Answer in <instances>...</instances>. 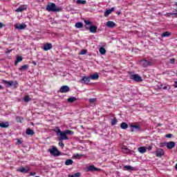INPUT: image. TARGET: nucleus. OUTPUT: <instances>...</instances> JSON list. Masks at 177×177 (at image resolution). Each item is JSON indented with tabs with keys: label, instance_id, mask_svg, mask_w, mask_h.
I'll use <instances>...</instances> for the list:
<instances>
[{
	"label": "nucleus",
	"instance_id": "obj_43",
	"mask_svg": "<svg viewBox=\"0 0 177 177\" xmlns=\"http://www.w3.org/2000/svg\"><path fill=\"white\" fill-rule=\"evenodd\" d=\"M81 157H82V155H80V154H78V153H77V154L75 156V158H78V159H80V158H81Z\"/></svg>",
	"mask_w": 177,
	"mask_h": 177
},
{
	"label": "nucleus",
	"instance_id": "obj_59",
	"mask_svg": "<svg viewBox=\"0 0 177 177\" xmlns=\"http://www.w3.org/2000/svg\"><path fill=\"white\" fill-rule=\"evenodd\" d=\"M175 169H176V171H177V164H176V166H175Z\"/></svg>",
	"mask_w": 177,
	"mask_h": 177
},
{
	"label": "nucleus",
	"instance_id": "obj_33",
	"mask_svg": "<svg viewBox=\"0 0 177 177\" xmlns=\"http://www.w3.org/2000/svg\"><path fill=\"white\" fill-rule=\"evenodd\" d=\"M24 102H26V103H28V102H30V95H26L24 97Z\"/></svg>",
	"mask_w": 177,
	"mask_h": 177
},
{
	"label": "nucleus",
	"instance_id": "obj_47",
	"mask_svg": "<svg viewBox=\"0 0 177 177\" xmlns=\"http://www.w3.org/2000/svg\"><path fill=\"white\" fill-rule=\"evenodd\" d=\"M165 137L166 138H172V134H167L166 136H165Z\"/></svg>",
	"mask_w": 177,
	"mask_h": 177
},
{
	"label": "nucleus",
	"instance_id": "obj_15",
	"mask_svg": "<svg viewBox=\"0 0 177 177\" xmlns=\"http://www.w3.org/2000/svg\"><path fill=\"white\" fill-rule=\"evenodd\" d=\"M26 135H28L30 136H32L35 135V132L34 131V130H32L30 128H28L26 129Z\"/></svg>",
	"mask_w": 177,
	"mask_h": 177
},
{
	"label": "nucleus",
	"instance_id": "obj_20",
	"mask_svg": "<svg viewBox=\"0 0 177 177\" xmlns=\"http://www.w3.org/2000/svg\"><path fill=\"white\" fill-rule=\"evenodd\" d=\"M90 78H91V80H98L99 79V74L95 73V74L91 75H90Z\"/></svg>",
	"mask_w": 177,
	"mask_h": 177
},
{
	"label": "nucleus",
	"instance_id": "obj_42",
	"mask_svg": "<svg viewBox=\"0 0 177 177\" xmlns=\"http://www.w3.org/2000/svg\"><path fill=\"white\" fill-rule=\"evenodd\" d=\"M60 89H70V87L68 86H62Z\"/></svg>",
	"mask_w": 177,
	"mask_h": 177
},
{
	"label": "nucleus",
	"instance_id": "obj_5",
	"mask_svg": "<svg viewBox=\"0 0 177 177\" xmlns=\"http://www.w3.org/2000/svg\"><path fill=\"white\" fill-rule=\"evenodd\" d=\"M140 64L142 66V67L146 68V67H149V66H153V62L149 60L142 59L140 61Z\"/></svg>",
	"mask_w": 177,
	"mask_h": 177
},
{
	"label": "nucleus",
	"instance_id": "obj_54",
	"mask_svg": "<svg viewBox=\"0 0 177 177\" xmlns=\"http://www.w3.org/2000/svg\"><path fill=\"white\" fill-rule=\"evenodd\" d=\"M35 175V172H31L30 176H34Z\"/></svg>",
	"mask_w": 177,
	"mask_h": 177
},
{
	"label": "nucleus",
	"instance_id": "obj_29",
	"mask_svg": "<svg viewBox=\"0 0 177 177\" xmlns=\"http://www.w3.org/2000/svg\"><path fill=\"white\" fill-rule=\"evenodd\" d=\"M19 172H22L24 174H27V172H28V169L24 168V167H21L20 169H19Z\"/></svg>",
	"mask_w": 177,
	"mask_h": 177
},
{
	"label": "nucleus",
	"instance_id": "obj_48",
	"mask_svg": "<svg viewBox=\"0 0 177 177\" xmlns=\"http://www.w3.org/2000/svg\"><path fill=\"white\" fill-rule=\"evenodd\" d=\"M21 143H23V142H21V140H17V144L18 145H21Z\"/></svg>",
	"mask_w": 177,
	"mask_h": 177
},
{
	"label": "nucleus",
	"instance_id": "obj_46",
	"mask_svg": "<svg viewBox=\"0 0 177 177\" xmlns=\"http://www.w3.org/2000/svg\"><path fill=\"white\" fill-rule=\"evenodd\" d=\"M109 10H110V12L111 13L112 12H114V10H115V8L112 7L111 9H109Z\"/></svg>",
	"mask_w": 177,
	"mask_h": 177
},
{
	"label": "nucleus",
	"instance_id": "obj_26",
	"mask_svg": "<svg viewBox=\"0 0 177 177\" xmlns=\"http://www.w3.org/2000/svg\"><path fill=\"white\" fill-rule=\"evenodd\" d=\"M22 61H23V57L21 56H18L15 61V66H17V64L20 63V62H22Z\"/></svg>",
	"mask_w": 177,
	"mask_h": 177
},
{
	"label": "nucleus",
	"instance_id": "obj_6",
	"mask_svg": "<svg viewBox=\"0 0 177 177\" xmlns=\"http://www.w3.org/2000/svg\"><path fill=\"white\" fill-rule=\"evenodd\" d=\"M130 78L133 80V81H136V82H142V81H143V80L142 79V77H140L139 75L138 74H134V75H131L130 76Z\"/></svg>",
	"mask_w": 177,
	"mask_h": 177
},
{
	"label": "nucleus",
	"instance_id": "obj_39",
	"mask_svg": "<svg viewBox=\"0 0 177 177\" xmlns=\"http://www.w3.org/2000/svg\"><path fill=\"white\" fill-rule=\"evenodd\" d=\"M84 23H85V24H86V26L92 25V22H91L90 21H88V20H84Z\"/></svg>",
	"mask_w": 177,
	"mask_h": 177
},
{
	"label": "nucleus",
	"instance_id": "obj_21",
	"mask_svg": "<svg viewBox=\"0 0 177 177\" xmlns=\"http://www.w3.org/2000/svg\"><path fill=\"white\" fill-rule=\"evenodd\" d=\"M1 128H8L9 127V122H0Z\"/></svg>",
	"mask_w": 177,
	"mask_h": 177
},
{
	"label": "nucleus",
	"instance_id": "obj_52",
	"mask_svg": "<svg viewBox=\"0 0 177 177\" xmlns=\"http://www.w3.org/2000/svg\"><path fill=\"white\" fill-rule=\"evenodd\" d=\"M10 52H12V50H8V51H6V54L10 53Z\"/></svg>",
	"mask_w": 177,
	"mask_h": 177
},
{
	"label": "nucleus",
	"instance_id": "obj_37",
	"mask_svg": "<svg viewBox=\"0 0 177 177\" xmlns=\"http://www.w3.org/2000/svg\"><path fill=\"white\" fill-rule=\"evenodd\" d=\"M115 124H117V118H114L111 120V125H115Z\"/></svg>",
	"mask_w": 177,
	"mask_h": 177
},
{
	"label": "nucleus",
	"instance_id": "obj_28",
	"mask_svg": "<svg viewBox=\"0 0 177 177\" xmlns=\"http://www.w3.org/2000/svg\"><path fill=\"white\" fill-rule=\"evenodd\" d=\"M124 168H125V169H127V171H133V169H134L133 167H132L131 165H125L124 167Z\"/></svg>",
	"mask_w": 177,
	"mask_h": 177
},
{
	"label": "nucleus",
	"instance_id": "obj_4",
	"mask_svg": "<svg viewBox=\"0 0 177 177\" xmlns=\"http://www.w3.org/2000/svg\"><path fill=\"white\" fill-rule=\"evenodd\" d=\"M49 153H50L51 156H54V157H57L60 156V151L57 149L56 147H53L52 149H48Z\"/></svg>",
	"mask_w": 177,
	"mask_h": 177
},
{
	"label": "nucleus",
	"instance_id": "obj_51",
	"mask_svg": "<svg viewBox=\"0 0 177 177\" xmlns=\"http://www.w3.org/2000/svg\"><path fill=\"white\" fill-rule=\"evenodd\" d=\"M2 27H3V24H2V22H0V28H2Z\"/></svg>",
	"mask_w": 177,
	"mask_h": 177
},
{
	"label": "nucleus",
	"instance_id": "obj_13",
	"mask_svg": "<svg viewBox=\"0 0 177 177\" xmlns=\"http://www.w3.org/2000/svg\"><path fill=\"white\" fill-rule=\"evenodd\" d=\"M24 10H27V6H21L17 9L15 10L17 12H24Z\"/></svg>",
	"mask_w": 177,
	"mask_h": 177
},
{
	"label": "nucleus",
	"instance_id": "obj_41",
	"mask_svg": "<svg viewBox=\"0 0 177 177\" xmlns=\"http://www.w3.org/2000/svg\"><path fill=\"white\" fill-rule=\"evenodd\" d=\"M169 63H171V64H174L175 63V58H171L169 59Z\"/></svg>",
	"mask_w": 177,
	"mask_h": 177
},
{
	"label": "nucleus",
	"instance_id": "obj_57",
	"mask_svg": "<svg viewBox=\"0 0 177 177\" xmlns=\"http://www.w3.org/2000/svg\"><path fill=\"white\" fill-rule=\"evenodd\" d=\"M174 16H176L177 15V10H176V12H174Z\"/></svg>",
	"mask_w": 177,
	"mask_h": 177
},
{
	"label": "nucleus",
	"instance_id": "obj_34",
	"mask_svg": "<svg viewBox=\"0 0 177 177\" xmlns=\"http://www.w3.org/2000/svg\"><path fill=\"white\" fill-rule=\"evenodd\" d=\"M77 3H79L80 5H85V3H86V1H84V0H77Z\"/></svg>",
	"mask_w": 177,
	"mask_h": 177
},
{
	"label": "nucleus",
	"instance_id": "obj_9",
	"mask_svg": "<svg viewBox=\"0 0 177 177\" xmlns=\"http://www.w3.org/2000/svg\"><path fill=\"white\" fill-rule=\"evenodd\" d=\"M176 145V144L174 141H170V142H166V147H167V149H169V150H171V149H174V147H175Z\"/></svg>",
	"mask_w": 177,
	"mask_h": 177
},
{
	"label": "nucleus",
	"instance_id": "obj_27",
	"mask_svg": "<svg viewBox=\"0 0 177 177\" xmlns=\"http://www.w3.org/2000/svg\"><path fill=\"white\" fill-rule=\"evenodd\" d=\"M73 163H74V161H73V160L68 159L65 162V165H73Z\"/></svg>",
	"mask_w": 177,
	"mask_h": 177
},
{
	"label": "nucleus",
	"instance_id": "obj_31",
	"mask_svg": "<svg viewBox=\"0 0 177 177\" xmlns=\"http://www.w3.org/2000/svg\"><path fill=\"white\" fill-rule=\"evenodd\" d=\"M66 135H74V131H71V130H66L64 131Z\"/></svg>",
	"mask_w": 177,
	"mask_h": 177
},
{
	"label": "nucleus",
	"instance_id": "obj_30",
	"mask_svg": "<svg viewBox=\"0 0 177 177\" xmlns=\"http://www.w3.org/2000/svg\"><path fill=\"white\" fill-rule=\"evenodd\" d=\"M100 53L101 55H106V48L103 47L100 48Z\"/></svg>",
	"mask_w": 177,
	"mask_h": 177
},
{
	"label": "nucleus",
	"instance_id": "obj_25",
	"mask_svg": "<svg viewBox=\"0 0 177 177\" xmlns=\"http://www.w3.org/2000/svg\"><path fill=\"white\" fill-rule=\"evenodd\" d=\"M67 100L68 103H74L77 100V98L75 97H70Z\"/></svg>",
	"mask_w": 177,
	"mask_h": 177
},
{
	"label": "nucleus",
	"instance_id": "obj_50",
	"mask_svg": "<svg viewBox=\"0 0 177 177\" xmlns=\"http://www.w3.org/2000/svg\"><path fill=\"white\" fill-rule=\"evenodd\" d=\"M151 149H153V147L151 146H149L148 148H147L149 151H150V150H151Z\"/></svg>",
	"mask_w": 177,
	"mask_h": 177
},
{
	"label": "nucleus",
	"instance_id": "obj_7",
	"mask_svg": "<svg viewBox=\"0 0 177 177\" xmlns=\"http://www.w3.org/2000/svg\"><path fill=\"white\" fill-rule=\"evenodd\" d=\"M87 172H95L97 171H100V169L95 167L94 165H90L86 167Z\"/></svg>",
	"mask_w": 177,
	"mask_h": 177
},
{
	"label": "nucleus",
	"instance_id": "obj_17",
	"mask_svg": "<svg viewBox=\"0 0 177 177\" xmlns=\"http://www.w3.org/2000/svg\"><path fill=\"white\" fill-rule=\"evenodd\" d=\"M131 128V132H135V129H137V131H140V126L139 125H131L130 126Z\"/></svg>",
	"mask_w": 177,
	"mask_h": 177
},
{
	"label": "nucleus",
	"instance_id": "obj_8",
	"mask_svg": "<svg viewBox=\"0 0 177 177\" xmlns=\"http://www.w3.org/2000/svg\"><path fill=\"white\" fill-rule=\"evenodd\" d=\"M91 81V77H83L81 80H80V82L81 84H85L86 85L89 84Z\"/></svg>",
	"mask_w": 177,
	"mask_h": 177
},
{
	"label": "nucleus",
	"instance_id": "obj_45",
	"mask_svg": "<svg viewBox=\"0 0 177 177\" xmlns=\"http://www.w3.org/2000/svg\"><path fill=\"white\" fill-rule=\"evenodd\" d=\"M74 176L75 177H80V176H81V173H80V172L76 173V174H75Z\"/></svg>",
	"mask_w": 177,
	"mask_h": 177
},
{
	"label": "nucleus",
	"instance_id": "obj_56",
	"mask_svg": "<svg viewBox=\"0 0 177 177\" xmlns=\"http://www.w3.org/2000/svg\"><path fill=\"white\" fill-rule=\"evenodd\" d=\"M174 15V13L171 12V13H168V16H172Z\"/></svg>",
	"mask_w": 177,
	"mask_h": 177
},
{
	"label": "nucleus",
	"instance_id": "obj_2",
	"mask_svg": "<svg viewBox=\"0 0 177 177\" xmlns=\"http://www.w3.org/2000/svg\"><path fill=\"white\" fill-rule=\"evenodd\" d=\"M46 10L48 12H60L62 11V8H57L55 3H50L46 7Z\"/></svg>",
	"mask_w": 177,
	"mask_h": 177
},
{
	"label": "nucleus",
	"instance_id": "obj_23",
	"mask_svg": "<svg viewBox=\"0 0 177 177\" xmlns=\"http://www.w3.org/2000/svg\"><path fill=\"white\" fill-rule=\"evenodd\" d=\"M146 147H140L138 148V151L139 153H141L143 154V153H146Z\"/></svg>",
	"mask_w": 177,
	"mask_h": 177
},
{
	"label": "nucleus",
	"instance_id": "obj_11",
	"mask_svg": "<svg viewBox=\"0 0 177 177\" xmlns=\"http://www.w3.org/2000/svg\"><path fill=\"white\" fill-rule=\"evenodd\" d=\"M53 48V46H52V44L50 43H46V44L44 45L43 49L45 51L50 50Z\"/></svg>",
	"mask_w": 177,
	"mask_h": 177
},
{
	"label": "nucleus",
	"instance_id": "obj_60",
	"mask_svg": "<svg viewBox=\"0 0 177 177\" xmlns=\"http://www.w3.org/2000/svg\"><path fill=\"white\" fill-rule=\"evenodd\" d=\"M0 89H2V85H0Z\"/></svg>",
	"mask_w": 177,
	"mask_h": 177
},
{
	"label": "nucleus",
	"instance_id": "obj_10",
	"mask_svg": "<svg viewBox=\"0 0 177 177\" xmlns=\"http://www.w3.org/2000/svg\"><path fill=\"white\" fill-rule=\"evenodd\" d=\"M86 30H89L90 32L95 34L96 31H97V26H91L89 28L86 27Z\"/></svg>",
	"mask_w": 177,
	"mask_h": 177
},
{
	"label": "nucleus",
	"instance_id": "obj_32",
	"mask_svg": "<svg viewBox=\"0 0 177 177\" xmlns=\"http://www.w3.org/2000/svg\"><path fill=\"white\" fill-rule=\"evenodd\" d=\"M70 91L69 89H59L58 91V93L59 92L60 93H67Z\"/></svg>",
	"mask_w": 177,
	"mask_h": 177
},
{
	"label": "nucleus",
	"instance_id": "obj_12",
	"mask_svg": "<svg viewBox=\"0 0 177 177\" xmlns=\"http://www.w3.org/2000/svg\"><path fill=\"white\" fill-rule=\"evenodd\" d=\"M26 27H27L26 24H17L15 25V28H17V30H24Z\"/></svg>",
	"mask_w": 177,
	"mask_h": 177
},
{
	"label": "nucleus",
	"instance_id": "obj_35",
	"mask_svg": "<svg viewBox=\"0 0 177 177\" xmlns=\"http://www.w3.org/2000/svg\"><path fill=\"white\" fill-rule=\"evenodd\" d=\"M88 102L91 104H93V103H96V98H90Z\"/></svg>",
	"mask_w": 177,
	"mask_h": 177
},
{
	"label": "nucleus",
	"instance_id": "obj_24",
	"mask_svg": "<svg viewBox=\"0 0 177 177\" xmlns=\"http://www.w3.org/2000/svg\"><path fill=\"white\" fill-rule=\"evenodd\" d=\"M27 68H28V65L25 64V65L21 66L19 68V71H26V70H27Z\"/></svg>",
	"mask_w": 177,
	"mask_h": 177
},
{
	"label": "nucleus",
	"instance_id": "obj_22",
	"mask_svg": "<svg viewBox=\"0 0 177 177\" xmlns=\"http://www.w3.org/2000/svg\"><path fill=\"white\" fill-rule=\"evenodd\" d=\"M121 129H127L128 128V124L127 122H122L120 124Z\"/></svg>",
	"mask_w": 177,
	"mask_h": 177
},
{
	"label": "nucleus",
	"instance_id": "obj_19",
	"mask_svg": "<svg viewBox=\"0 0 177 177\" xmlns=\"http://www.w3.org/2000/svg\"><path fill=\"white\" fill-rule=\"evenodd\" d=\"M75 27L76 28H82V27H84V24H82V22H77L75 24Z\"/></svg>",
	"mask_w": 177,
	"mask_h": 177
},
{
	"label": "nucleus",
	"instance_id": "obj_16",
	"mask_svg": "<svg viewBox=\"0 0 177 177\" xmlns=\"http://www.w3.org/2000/svg\"><path fill=\"white\" fill-rule=\"evenodd\" d=\"M156 157H162V156H164V149H160L158 151H156Z\"/></svg>",
	"mask_w": 177,
	"mask_h": 177
},
{
	"label": "nucleus",
	"instance_id": "obj_14",
	"mask_svg": "<svg viewBox=\"0 0 177 177\" xmlns=\"http://www.w3.org/2000/svg\"><path fill=\"white\" fill-rule=\"evenodd\" d=\"M106 26L109 28H114L117 24H115V23L113 22L112 21H109L106 22Z\"/></svg>",
	"mask_w": 177,
	"mask_h": 177
},
{
	"label": "nucleus",
	"instance_id": "obj_18",
	"mask_svg": "<svg viewBox=\"0 0 177 177\" xmlns=\"http://www.w3.org/2000/svg\"><path fill=\"white\" fill-rule=\"evenodd\" d=\"M171 32H169V31H166V32H164L162 35H161V37L162 38H165L167 37H169L171 35Z\"/></svg>",
	"mask_w": 177,
	"mask_h": 177
},
{
	"label": "nucleus",
	"instance_id": "obj_40",
	"mask_svg": "<svg viewBox=\"0 0 177 177\" xmlns=\"http://www.w3.org/2000/svg\"><path fill=\"white\" fill-rule=\"evenodd\" d=\"M86 50H82L80 53V55H86Z\"/></svg>",
	"mask_w": 177,
	"mask_h": 177
},
{
	"label": "nucleus",
	"instance_id": "obj_49",
	"mask_svg": "<svg viewBox=\"0 0 177 177\" xmlns=\"http://www.w3.org/2000/svg\"><path fill=\"white\" fill-rule=\"evenodd\" d=\"M158 89H167V86L158 87Z\"/></svg>",
	"mask_w": 177,
	"mask_h": 177
},
{
	"label": "nucleus",
	"instance_id": "obj_58",
	"mask_svg": "<svg viewBox=\"0 0 177 177\" xmlns=\"http://www.w3.org/2000/svg\"><path fill=\"white\" fill-rule=\"evenodd\" d=\"M68 177H75V176L74 175H71V176L69 175Z\"/></svg>",
	"mask_w": 177,
	"mask_h": 177
},
{
	"label": "nucleus",
	"instance_id": "obj_53",
	"mask_svg": "<svg viewBox=\"0 0 177 177\" xmlns=\"http://www.w3.org/2000/svg\"><path fill=\"white\" fill-rule=\"evenodd\" d=\"M32 64H34V66H37V62H35V61H32Z\"/></svg>",
	"mask_w": 177,
	"mask_h": 177
},
{
	"label": "nucleus",
	"instance_id": "obj_36",
	"mask_svg": "<svg viewBox=\"0 0 177 177\" xmlns=\"http://www.w3.org/2000/svg\"><path fill=\"white\" fill-rule=\"evenodd\" d=\"M15 120H16L17 122H21V120H23V118H21V117H20V116H17L15 118Z\"/></svg>",
	"mask_w": 177,
	"mask_h": 177
},
{
	"label": "nucleus",
	"instance_id": "obj_38",
	"mask_svg": "<svg viewBox=\"0 0 177 177\" xmlns=\"http://www.w3.org/2000/svg\"><path fill=\"white\" fill-rule=\"evenodd\" d=\"M111 11L109 10H106L104 12V16L105 17H107V16H109V15H111Z\"/></svg>",
	"mask_w": 177,
	"mask_h": 177
},
{
	"label": "nucleus",
	"instance_id": "obj_3",
	"mask_svg": "<svg viewBox=\"0 0 177 177\" xmlns=\"http://www.w3.org/2000/svg\"><path fill=\"white\" fill-rule=\"evenodd\" d=\"M57 133L60 136L58 139L59 142H62L63 140H68V137H67V134H66V132L62 131V130H60L59 127L57 128Z\"/></svg>",
	"mask_w": 177,
	"mask_h": 177
},
{
	"label": "nucleus",
	"instance_id": "obj_44",
	"mask_svg": "<svg viewBox=\"0 0 177 177\" xmlns=\"http://www.w3.org/2000/svg\"><path fill=\"white\" fill-rule=\"evenodd\" d=\"M59 146H60V147L63 148V147H64V143H63V142H59Z\"/></svg>",
	"mask_w": 177,
	"mask_h": 177
},
{
	"label": "nucleus",
	"instance_id": "obj_1",
	"mask_svg": "<svg viewBox=\"0 0 177 177\" xmlns=\"http://www.w3.org/2000/svg\"><path fill=\"white\" fill-rule=\"evenodd\" d=\"M1 84H3L6 88H12L14 89H16V88L19 86V83L16 80L6 81L5 80H2Z\"/></svg>",
	"mask_w": 177,
	"mask_h": 177
},
{
	"label": "nucleus",
	"instance_id": "obj_55",
	"mask_svg": "<svg viewBox=\"0 0 177 177\" xmlns=\"http://www.w3.org/2000/svg\"><path fill=\"white\" fill-rule=\"evenodd\" d=\"M174 86V88H177V82H175Z\"/></svg>",
	"mask_w": 177,
	"mask_h": 177
}]
</instances>
